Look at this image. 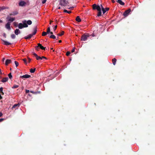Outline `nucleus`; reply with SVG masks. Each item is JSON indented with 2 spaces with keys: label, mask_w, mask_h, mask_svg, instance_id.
Returning a JSON list of instances; mask_svg holds the SVG:
<instances>
[{
  "label": "nucleus",
  "mask_w": 155,
  "mask_h": 155,
  "mask_svg": "<svg viewBox=\"0 0 155 155\" xmlns=\"http://www.w3.org/2000/svg\"><path fill=\"white\" fill-rule=\"evenodd\" d=\"M37 31V28L36 27H35V28H34V31L33 33L32 34H29L27 36L25 37H24L25 39H30L33 35H35L36 34Z\"/></svg>",
  "instance_id": "obj_1"
},
{
  "label": "nucleus",
  "mask_w": 155,
  "mask_h": 155,
  "mask_svg": "<svg viewBox=\"0 0 155 155\" xmlns=\"http://www.w3.org/2000/svg\"><path fill=\"white\" fill-rule=\"evenodd\" d=\"M68 4V2L66 0H60V5L63 6H65Z\"/></svg>",
  "instance_id": "obj_2"
},
{
  "label": "nucleus",
  "mask_w": 155,
  "mask_h": 155,
  "mask_svg": "<svg viewBox=\"0 0 155 155\" xmlns=\"http://www.w3.org/2000/svg\"><path fill=\"white\" fill-rule=\"evenodd\" d=\"M89 36L88 34H87V35L84 34L81 37V40L85 41L88 38Z\"/></svg>",
  "instance_id": "obj_3"
},
{
  "label": "nucleus",
  "mask_w": 155,
  "mask_h": 155,
  "mask_svg": "<svg viewBox=\"0 0 155 155\" xmlns=\"http://www.w3.org/2000/svg\"><path fill=\"white\" fill-rule=\"evenodd\" d=\"M131 11V9L130 8H129L128 10H126L124 12L123 14V15L125 17L129 15Z\"/></svg>",
  "instance_id": "obj_4"
},
{
  "label": "nucleus",
  "mask_w": 155,
  "mask_h": 155,
  "mask_svg": "<svg viewBox=\"0 0 155 155\" xmlns=\"http://www.w3.org/2000/svg\"><path fill=\"white\" fill-rule=\"evenodd\" d=\"M93 9L94 10L97 9V11H100L101 9V7L99 5H97L96 4L92 5Z\"/></svg>",
  "instance_id": "obj_5"
},
{
  "label": "nucleus",
  "mask_w": 155,
  "mask_h": 155,
  "mask_svg": "<svg viewBox=\"0 0 155 155\" xmlns=\"http://www.w3.org/2000/svg\"><path fill=\"white\" fill-rule=\"evenodd\" d=\"M20 104L19 103L18 104H15L12 107V109H17L20 106Z\"/></svg>",
  "instance_id": "obj_6"
},
{
  "label": "nucleus",
  "mask_w": 155,
  "mask_h": 155,
  "mask_svg": "<svg viewBox=\"0 0 155 155\" xmlns=\"http://www.w3.org/2000/svg\"><path fill=\"white\" fill-rule=\"evenodd\" d=\"M31 77V76L27 74L23 75V76H20V78H28Z\"/></svg>",
  "instance_id": "obj_7"
},
{
  "label": "nucleus",
  "mask_w": 155,
  "mask_h": 155,
  "mask_svg": "<svg viewBox=\"0 0 155 155\" xmlns=\"http://www.w3.org/2000/svg\"><path fill=\"white\" fill-rule=\"evenodd\" d=\"M22 24L23 25V26L24 28H26L28 27V25L27 23V21L25 20H24L22 21Z\"/></svg>",
  "instance_id": "obj_8"
},
{
  "label": "nucleus",
  "mask_w": 155,
  "mask_h": 155,
  "mask_svg": "<svg viewBox=\"0 0 155 155\" xmlns=\"http://www.w3.org/2000/svg\"><path fill=\"white\" fill-rule=\"evenodd\" d=\"M4 43L3 44L7 46L11 44V43L8 42L7 41H5L4 40H2Z\"/></svg>",
  "instance_id": "obj_9"
},
{
  "label": "nucleus",
  "mask_w": 155,
  "mask_h": 155,
  "mask_svg": "<svg viewBox=\"0 0 155 155\" xmlns=\"http://www.w3.org/2000/svg\"><path fill=\"white\" fill-rule=\"evenodd\" d=\"M33 54L34 55V56L36 57V59L37 60H39L40 59L42 60V58H41V57L40 56H38L37 54H36L35 53H34Z\"/></svg>",
  "instance_id": "obj_10"
},
{
  "label": "nucleus",
  "mask_w": 155,
  "mask_h": 155,
  "mask_svg": "<svg viewBox=\"0 0 155 155\" xmlns=\"http://www.w3.org/2000/svg\"><path fill=\"white\" fill-rule=\"evenodd\" d=\"M26 4V3L24 1H21L19 3V5L20 6H25Z\"/></svg>",
  "instance_id": "obj_11"
},
{
  "label": "nucleus",
  "mask_w": 155,
  "mask_h": 155,
  "mask_svg": "<svg viewBox=\"0 0 155 155\" xmlns=\"http://www.w3.org/2000/svg\"><path fill=\"white\" fill-rule=\"evenodd\" d=\"M5 27L8 30H10L11 29L10 24L9 22H8L5 25Z\"/></svg>",
  "instance_id": "obj_12"
},
{
  "label": "nucleus",
  "mask_w": 155,
  "mask_h": 155,
  "mask_svg": "<svg viewBox=\"0 0 155 155\" xmlns=\"http://www.w3.org/2000/svg\"><path fill=\"white\" fill-rule=\"evenodd\" d=\"M38 46H39V47L40 49L42 50H45L46 48L43 47L42 46L41 44L40 43H38Z\"/></svg>",
  "instance_id": "obj_13"
},
{
  "label": "nucleus",
  "mask_w": 155,
  "mask_h": 155,
  "mask_svg": "<svg viewBox=\"0 0 155 155\" xmlns=\"http://www.w3.org/2000/svg\"><path fill=\"white\" fill-rule=\"evenodd\" d=\"M12 61L10 59H7L5 61V64L8 65Z\"/></svg>",
  "instance_id": "obj_14"
},
{
  "label": "nucleus",
  "mask_w": 155,
  "mask_h": 155,
  "mask_svg": "<svg viewBox=\"0 0 155 155\" xmlns=\"http://www.w3.org/2000/svg\"><path fill=\"white\" fill-rule=\"evenodd\" d=\"M116 1L121 5H124L125 4L121 0H117Z\"/></svg>",
  "instance_id": "obj_15"
},
{
  "label": "nucleus",
  "mask_w": 155,
  "mask_h": 155,
  "mask_svg": "<svg viewBox=\"0 0 155 155\" xmlns=\"http://www.w3.org/2000/svg\"><path fill=\"white\" fill-rule=\"evenodd\" d=\"M20 33V31L18 29H16L15 31V33L16 35H18Z\"/></svg>",
  "instance_id": "obj_16"
},
{
  "label": "nucleus",
  "mask_w": 155,
  "mask_h": 155,
  "mask_svg": "<svg viewBox=\"0 0 155 155\" xmlns=\"http://www.w3.org/2000/svg\"><path fill=\"white\" fill-rule=\"evenodd\" d=\"M18 14V12L17 11H15L13 12L12 13L10 14V15H17Z\"/></svg>",
  "instance_id": "obj_17"
},
{
  "label": "nucleus",
  "mask_w": 155,
  "mask_h": 155,
  "mask_svg": "<svg viewBox=\"0 0 155 155\" xmlns=\"http://www.w3.org/2000/svg\"><path fill=\"white\" fill-rule=\"evenodd\" d=\"M8 77L3 78L2 80V82L3 83L7 82L8 80Z\"/></svg>",
  "instance_id": "obj_18"
},
{
  "label": "nucleus",
  "mask_w": 155,
  "mask_h": 155,
  "mask_svg": "<svg viewBox=\"0 0 155 155\" xmlns=\"http://www.w3.org/2000/svg\"><path fill=\"white\" fill-rule=\"evenodd\" d=\"M23 25L22 23H20L18 25V27L19 28L21 29L23 28H24V26H23Z\"/></svg>",
  "instance_id": "obj_19"
},
{
  "label": "nucleus",
  "mask_w": 155,
  "mask_h": 155,
  "mask_svg": "<svg viewBox=\"0 0 155 155\" xmlns=\"http://www.w3.org/2000/svg\"><path fill=\"white\" fill-rule=\"evenodd\" d=\"M117 61V59L115 58H114L112 59V62L114 65H115Z\"/></svg>",
  "instance_id": "obj_20"
},
{
  "label": "nucleus",
  "mask_w": 155,
  "mask_h": 155,
  "mask_svg": "<svg viewBox=\"0 0 155 155\" xmlns=\"http://www.w3.org/2000/svg\"><path fill=\"white\" fill-rule=\"evenodd\" d=\"M76 20L78 22H80L81 21V19L80 17L79 16H78L76 18Z\"/></svg>",
  "instance_id": "obj_21"
},
{
  "label": "nucleus",
  "mask_w": 155,
  "mask_h": 155,
  "mask_svg": "<svg viewBox=\"0 0 155 155\" xmlns=\"http://www.w3.org/2000/svg\"><path fill=\"white\" fill-rule=\"evenodd\" d=\"M0 10L5 9H8V7H5V6H2V7H0Z\"/></svg>",
  "instance_id": "obj_22"
},
{
  "label": "nucleus",
  "mask_w": 155,
  "mask_h": 155,
  "mask_svg": "<svg viewBox=\"0 0 155 155\" xmlns=\"http://www.w3.org/2000/svg\"><path fill=\"white\" fill-rule=\"evenodd\" d=\"M15 20L14 18H12L11 17H9V18L8 19V21H11V22Z\"/></svg>",
  "instance_id": "obj_23"
},
{
  "label": "nucleus",
  "mask_w": 155,
  "mask_h": 155,
  "mask_svg": "<svg viewBox=\"0 0 155 155\" xmlns=\"http://www.w3.org/2000/svg\"><path fill=\"white\" fill-rule=\"evenodd\" d=\"M35 70H36L35 68L34 69L31 68L30 69V71L31 73H33L35 72Z\"/></svg>",
  "instance_id": "obj_24"
},
{
  "label": "nucleus",
  "mask_w": 155,
  "mask_h": 155,
  "mask_svg": "<svg viewBox=\"0 0 155 155\" xmlns=\"http://www.w3.org/2000/svg\"><path fill=\"white\" fill-rule=\"evenodd\" d=\"M98 12L97 15V16L98 17L100 16L101 15V10L100 11H98Z\"/></svg>",
  "instance_id": "obj_25"
},
{
  "label": "nucleus",
  "mask_w": 155,
  "mask_h": 155,
  "mask_svg": "<svg viewBox=\"0 0 155 155\" xmlns=\"http://www.w3.org/2000/svg\"><path fill=\"white\" fill-rule=\"evenodd\" d=\"M32 21L30 20H28L27 21V23L28 25H30L32 24Z\"/></svg>",
  "instance_id": "obj_26"
},
{
  "label": "nucleus",
  "mask_w": 155,
  "mask_h": 155,
  "mask_svg": "<svg viewBox=\"0 0 155 155\" xmlns=\"http://www.w3.org/2000/svg\"><path fill=\"white\" fill-rule=\"evenodd\" d=\"M101 8L102 11L103 12V14H104L105 13V9L102 6V5H101Z\"/></svg>",
  "instance_id": "obj_27"
},
{
  "label": "nucleus",
  "mask_w": 155,
  "mask_h": 155,
  "mask_svg": "<svg viewBox=\"0 0 155 155\" xmlns=\"http://www.w3.org/2000/svg\"><path fill=\"white\" fill-rule=\"evenodd\" d=\"M64 12L67 13L68 14H70L71 13V11H68L67 10L64 9Z\"/></svg>",
  "instance_id": "obj_28"
},
{
  "label": "nucleus",
  "mask_w": 155,
  "mask_h": 155,
  "mask_svg": "<svg viewBox=\"0 0 155 155\" xmlns=\"http://www.w3.org/2000/svg\"><path fill=\"white\" fill-rule=\"evenodd\" d=\"M64 31H63L61 32V33L58 34V36H61L63 35L64 34Z\"/></svg>",
  "instance_id": "obj_29"
},
{
  "label": "nucleus",
  "mask_w": 155,
  "mask_h": 155,
  "mask_svg": "<svg viewBox=\"0 0 155 155\" xmlns=\"http://www.w3.org/2000/svg\"><path fill=\"white\" fill-rule=\"evenodd\" d=\"M50 38L54 39L56 38V37L54 35H51L50 36Z\"/></svg>",
  "instance_id": "obj_30"
},
{
  "label": "nucleus",
  "mask_w": 155,
  "mask_h": 155,
  "mask_svg": "<svg viewBox=\"0 0 155 155\" xmlns=\"http://www.w3.org/2000/svg\"><path fill=\"white\" fill-rule=\"evenodd\" d=\"M19 86L17 85H14L12 87V88H16L18 87Z\"/></svg>",
  "instance_id": "obj_31"
},
{
  "label": "nucleus",
  "mask_w": 155,
  "mask_h": 155,
  "mask_svg": "<svg viewBox=\"0 0 155 155\" xmlns=\"http://www.w3.org/2000/svg\"><path fill=\"white\" fill-rule=\"evenodd\" d=\"M47 34H48L46 32L43 31L42 33V36H45Z\"/></svg>",
  "instance_id": "obj_32"
},
{
  "label": "nucleus",
  "mask_w": 155,
  "mask_h": 155,
  "mask_svg": "<svg viewBox=\"0 0 155 155\" xmlns=\"http://www.w3.org/2000/svg\"><path fill=\"white\" fill-rule=\"evenodd\" d=\"M50 27H49L47 28V32H46L48 34V33H49V32H50Z\"/></svg>",
  "instance_id": "obj_33"
},
{
  "label": "nucleus",
  "mask_w": 155,
  "mask_h": 155,
  "mask_svg": "<svg viewBox=\"0 0 155 155\" xmlns=\"http://www.w3.org/2000/svg\"><path fill=\"white\" fill-rule=\"evenodd\" d=\"M8 76L9 77V78L10 79H12V74H11V73H10L9 74H8Z\"/></svg>",
  "instance_id": "obj_34"
},
{
  "label": "nucleus",
  "mask_w": 155,
  "mask_h": 155,
  "mask_svg": "<svg viewBox=\"0 0 155 155\" xmlns=\"http://www.w3.org/2000/svg\"><path fill=\"white\" fill-rule=\"evenodd\" d=\"M11 37L12 39H14L15 38V35L14 34H12L11 35Z\"/></svg>",
  "instance_id": "obj_35"
},
{
  "label": "nucleus",
  "mask_w": 155,
  "mask_h": 155,
  "mask_svg": "<svg viewBox=\"0 0 155 155\" xmlns=\"http://www.w3.org/2000/svg\"><path fill=\"white\" fill-rule=\"evenodd\" d=\"M15 64L16 66V67H18L19 65V63H18V62H17V61H15Z\"/></svg>",
  "instance_id": "obj_36"
},
{
  "label": "nucleus",
  "mask_w": 155,
  "mask_h": 155,
  "mask_svg": "<svg viewBox=\"0 0 155 155\" xmlns=\"http://www.w3.org/2000/svg\"><path fill=\"white\" fill-rule=\"evenodd\" d=\"M71 54V52L69 51H67L66 53V55L67 56H68L70 54Z\"/></svg>",
  "instance_id": "obj_37"
},
{
  "label": "nucleus",
  "mask_w": 155,
  "mask_h": 155,
  "mask_svg": "<svg viewBox=\"0 0 155 155\" xmlns=\"http://www.w3.org/2000/svg\"><path fill=\"white\" fill-rule=\"evenodd\" d=\"M57 25H56V26H54V28H53V30H54V31H55L56 30V29L57 28Z\"/></svg>",
  "instance_id": "obj_38"
},
{
  "label": "nucleus",
  "mask_w": 155,
  "mask_h": 155,
  "mask_svg": "<svg viewBox=\"0 0 155 155\" xmlns=\"http://www.w3.org/2000/svg\"><path fill=\"white\" fill-rule=\"evenodd\" d=\"M39 48V46H38H38H36L35 47V49L36 50L38 51V48Z\"/></svg>",
  "instance_id": "obj_39"
},
{
  "label": "nucleus",
  "mask_w": 155,
  "mask_h": 155,
  "mask_svg": "<svg viewBox=\"0 0 155 155\" xmlns=\"http://www.w3.org/2000/svg\"><path fill=\"white\" fill-rule=\"evenodd\" d=\"M23 61L25 62V64H27V61L26 59H23Z\"/></svg>",
  "instance_id": "obj_40"
},
{
  "label": "nucleus",
  "mask_w": 155,
  "mask_h": 155,
  "mask_svg": "<svg viewBox=\"0 0 155 155\" xmlns=\"http://www.w3.org/2000/svg\"><path fill=\"white\" fill-rule=\"evenodd\" d=\"M109 9V8H105V12L107 11H108Z\"/></svg>",
  "instance_id": "obj_41"
},
{
  "label": "nucleus",
  "mask_w": 155,
  "mask_h": 155,
  "mask_svg": "<svg viewBox=\"0 0 155 155\" xmlns=\"http://www.w3.org/2000/svg\"><path fill=\"white\" fill-rule=\"evenodd\" d=\"M75 48H73V49L71 50V52L73 53V52H74L75 51Z\"/></svg>",
  "instance_id": "obj_42"
},
{
  "label": "nucleus",
  "mask_w": 155,
  "mask_h": 155,
  "mask_svg": "<svg viewBox=\"0 0 155 155\" xmlns=\"http://www.w3.org/2000/svg\"><path fill=\"white\" fill-rule=\"evenodd\" d=\"M61 26L62 27H64V22H62V23L61 24Z\"/></svg>",
  "instance_id": "obj_43"
},
{
  "label": "nucleus",
  "mask_w": 155,
  "mask_h": 155,
  "mask_svg": "<svg viewBox=\"0 0 155 155\" xmlns=\"http://www.w3.org/2000/svg\"><path fill=\"white\" fill-rule=\"evenodd\" d=\"M47 0H43V1H42V4H45V3L46 1Z\"/></svg>",
  "instance_id": "obj_44"
},
{
  "label": "nucleus",
  "mask_w": 155,
  "mask_h": 155,
  "mask_svg": "<svg viewBox=\"0 0 155 155\" xmlns=\"http://www.w3.org/2000/svg\"><path fill=\"white\" fill-rule=\"evenodd\" d=\"M29 90H26L25 91L26 93L27 94L29 92Z\"/></svg>",
  "instance_id": "obj_45"
},
{
  "label": "nucleus",
  "mask_w": 155,
  "mask_h": 155,
  "mask_svg": "<svg viewBox=\"0 0 155 155\" xmlns=\"http://www.w3.org/2000/svg\"><path fill=\"white\" fill-rule=\"evenodd\" d=\"M40 93V91H35V93L34 94H36L38 93Z\"/></svg>",
  "instance_id": "obj_46"
},
{
  "label": "nucleus",
  "mask_w": 155,
  "mask_h": 155,
  "mask_svg": "<svg viewBox=\"0 0 155 155\" xmlns=\"http://www.w3.org/2000/svg\"><path fill=\"white\" fill-rule=\"evenodd\" d=\"M3 88L2 87H1L0 88V92L2 91Z\"/></svg>",
  "instance_id": "obj_47"
},
{
  "label": "nucleus",
  "mask_w": 155,
  "mask_h": 155,
  "mask_svg": "<svg viewBox=\"0 0 155 155\" xmlns=\"http://www.w3.org/2000/svg\"><path fill=\"white\" fill-rule=\"evenodd\" d=\"M74 8V7H71L69 8H68L72 10Z\"/></svg>",
  "instance_id": "obj_48"
},
{
  "label": "nucleus",
  "mask_w": 155,
  "mask_h": 155,
  "mask_svg": "<svg viewBox=\"0 0 155 155\" xmlns=\"http://www.w3.org/2000/svg\"><path fill=\"white\" fill-rule=\"evenodd\" d=\"M4 120V119L3 118H1L0 119V122H1L2 121H3Z\"/></svg>",
  "instance_id": "obj_49"
},
{
  "label": "nucleus",
  "mask_w": 155,
  "mask_h": 155,
  "mask_svg": "<svg viewBox=\"0 0 155 155\" xmlns=\"http://www.w3.org/2000/svg\"><path fill=\"white\" fill-rule=\"evenodd\" d=\"M3 36L5 38H6V34H5V33H4L3 34Z\"/></svg>",
  "instance_id": "obj_50"
},
{
  "label": "nucleus",
  "mask_w": 155,
  "mask_h": 155,
  "mask_svg": "<svg viewBox=\"0 0 155 155\" xmlns=\"http://www.w3.org/2000/svg\"><path fill=\"white\" fill-rule=\"evenodd\" d=\"M41 58H42H42H45V59H47L44 56H42V57H41Z\"/></svg>",
  "instance_id": "obj_51"
},
{
  "label": "nucleus",
  "mask_w": 155,
  "mask_h": 155,
  "mask_svg": "<svg viewBox=\"0 0 155 155\" xmlns=\"http://www.w3.org/2000/svg\"><path fill=\"white\" fill-rule=\"evenodd\" d=\"M3 115L2 113L0 112V117H2Z\"/></svg>",
  "instance_id": "obj_52"
},
{
  "label": "nucleus",
  "mask_w": 155,
  "mask_h": 155,
  "mask_svg": "<svg viewBox=\"0 0 155 155\" xmlns=\"http://www.w3.org/2000/svg\"><path fill=\"white\" fill-rule=\"evenodd\" d=\"M30 92L33 93V94H34L35 93V91H30Z\"/></svg>",
  "instance_id": "obj_53"
},
{
  "label": "nucleus",
  "mask_w": 155,
  "mask_h": 155,
  "mask_svg": "<svg viewBox=\"0 0 155 155\" xmlns=\"http://www.w3.org/2000/svg\"><path fill=\"white\" fill-rule=\"evenodd\" d=\"M5 59V58H2V61L3 62H4V60Z\"/></svg>",
  "instance_id": "obj_54"
},
{
  "label": "nucleus",
  "mask_w": 155,
  "mask_h": 155,
  "mask_svg": "<svg viewBox=\"0 0 155 155\" xmlns=\"http://www.w3.org/2000/svg\"><path fill=\"white\" fill-rule=\"evenodd\" d=\"M49 33H50L51 35H53V32L52 31H50V32H49Z\"/></svg>",
  "instance_id": "obj_55"
},
{
  "label": "nucleus",
  "mask_w": 155,
  "mask_h": 155,
  "mask_svg": "<svg viewBox=\"0 0 155 155\" xmlns=\"http://www.w3.org/2000/svg\"><path fill=\"white\" fill-rule=\"evenodd\" d=\"M30 61H31V59L30 58H28V62H30Z\"/></svg>",
  "instance_id": "obj_56"
},
{
  "label": "nucleus",
  "mask_w": 155,
  "mask_h": 155,
  "mask_svg": "<svg viewBox=\"0 0 155 155\" xmlns=\"http://www.w3.org/2000/svg\"><path fill=\"white\" fill-rule=\"evenodd\" d=\"M0 93H1V94L2 95H4V93L2 91Z\"/></svg>",
  "instance_id": "obj_57"
},
{
  "label": "nucleus",
  "mask_w": 155,
  "mask_h": 155,
  "mask_svg": "<svg viewBox=\"0 0 155 155\" xmlns=\"http://www.w3.org/2000/svg\"><path fill=\"white\" fill-rule=\"evenodd\" d=\"M2 97L1 96V94H0V100L2 99Z\"/></svg>",
  "instance_id": "obj_58"
},
{
  "label": "nucleus",
  "mask_w": 155,
  "mask_h": 155,
  "mask_svg": "<svg viewBox=\"0 0 155 155\" xmlns=\"http://www.w3.org/2000/svg\"><path fill=\"white\" fill-rule=\"evenodd\" d=\"M111 0L112 3H115V1L114 0Z\"/></svg>",
  "instance_id": "obj_59"
},
{
  "label": "nucleus",
  "mask_w": 155,
  "mask_h": 155,
  "mask_svg": "<svg viewBox=\"0 0 155 155\" xmlns=\"http://www.w3.org/2000/svg\"><path fill=\"white\" fill-rule=\"evenodd\" d=\"M53 22V21H50V24H51V22Z\"/></svg>",
  "instance_id": "obj_60"
},
{
  "label": "nucleus",
  "mask_w": 155,
  "mask_h": 155,
  "mask_svg": "<svg viewBox=\"0 0 155 155\" xmlns=\"http://www.w3.org/2000/svg\"><path fill=\"white\" fill-rule=\"evenodd\" d=\"M0 74H2V73L1 72V69H0Z\"/></svg>",
  "instance_id": "obj_61"
},
{
  "label": "nucleus",
  "mask_w": 155,
  "mask_h": 155,
  "mask_svg": "<svg viewBox=\"0 0 155 155\" xmlns=\"http://www.w3.org/2000/svg\"><path fill=\"white\" fill-rule=\"evenodd\" d=\"M61 41H62L61 40L59 41V43H61Z\"/></svg>",
  "instance_id": "obj_62"
},
{
  "label": "nucleus",
  "mask_w": 155,
  "mask_h": 155,
  "mask_svg": "<svg viewBox=\"0 0 155 155\" xmlns=\"http://www.w3.org/2000/svg\"><path fill=\"white\" fill-rule=\"evenodd\" d=\"M55 22H56V23H57L58 21H57V19H55Z\"/></svg>",
  "instance_id": "obj_63"
},
{
  "label": "nucleus",
  "mask_w": 155,
  "mask_h": 155,
  "mask_svg": "<svg viewBox=\"0 0 155 155\" xmlns=\"http://www.w3.org/2000/svg\"><path fill=\"white\" fill-rule=\"evenodd\" d=\"M0 23L2 22V20H0Z\"/></svg>",
  "instance_id": "obj_64"
}]
</instances>
